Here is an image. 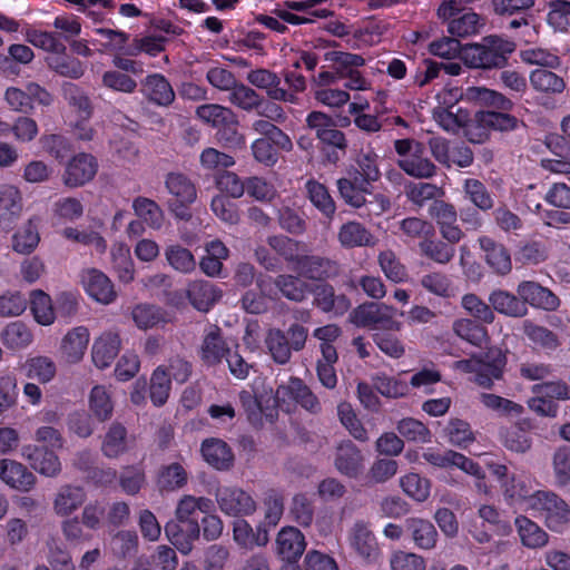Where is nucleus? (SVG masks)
Instances as JSON below:
<instances>
[{
	"label": "nucleus",
	"mask_w": 570,
	"mask_h": 570,
	"mask_svg": "<svg viewBox=\"0 0 570 570\" xmlns=\"http://www.w3.org/2000/svg\"><path fill=\"white\" fill-rule=\"evenodd\" d=\"M514 49L512 41L499 36H488L479 43L465 45L462 48V59L472 68H503Z\"/></svg>",
	"instance_id": "1"
},
{
	"label": "nucleus",
	"mask_w": 570,
	"mask_h": 570,
	"mask_svg": "<svg viewBox=\"0 0 570 570\" xmlns=\"http://www.w3.org/2000/svg\"><path fill=\"white\" fill-rule=\"evenodd\" d=\"M507 364V357L499 348H489L485 353L473 355L468 360L454 363V368L463 373H474V382L491 389L495 380H501Z\"/></svg>",
	"instance_id": "2"
},
{
	"label": "nucleus",
	"mask_w": 570,
	"mask_h": 570,
	"mask_svg": "<svg viewBox=\"0 0 570 570\" xmlns=\"http://www.w3.org/2000/svg\"><path fill=\"white\" fill-rule=\"evenodd\" d=\"M528 510L542 517L547 527L552 531L560 530L570 521V508L564 500L551 491H537Z\"/></svg>",
	"instance_id": "3"
},
{
	"label": "nucleus",
	"mask_w": 570,
	"mask_h": 570,
	"mask_svg": "<svg viewBox=\"0 0 570 570\" xmlns=\"http://www.w3.org/2000/svg\"><path fill=\"white\" fill-rule=\"evenodd\" d=\"M396 309L386 304L364 303L351 313V321L358 327L400 331L401 323L395 320Z\"/></svg>",
	"instance_id": "4"
},
{
	"label": "nucleus",
	"mask_w": 570,
	"mask_h": 570,
	"mask_svg": "<svg viewBox=\"0 0 570 570\" xmlns=\"http://www.w3.org/2000/svg\"><path fill=\"white\" fill-rule=\"evenodd\" d=\"M209 503L210 501L206 498L184 495L176 508V518L180 523V527L175 531V525L168 523L165 528L166 534H200V527L194 518V514L197 510L207 508Z\"/></svg>",
	"instance_id": "5"
},
{
	"label": "nucleus",
	"mask_w": 570,
	"mask_h": 570,
	"mask_svg": "<svg viewBox=\"0 0 570 570\" xmlns=\"http://www.w3.org/2000/svg\"><path fill=\"white\" fill-rule=\"evenodd\" d=\"M430 216L435 220L444 240L458 244L464 238V232L458 224V212L453 204L435 200L429 208Z\"/></svg>",
	"instance_id": "6"
},
{
	"label": "nucleus",
	"mask_w": 570,
	"mask_h": 570,
	"mask_svg": "<svg viewBox=\"0 0 570 570\" xmlns=\"http://www.w3.org/2000/svg\"><path fill=\"white\" fill-rule=\"evenodd\" d=\"M247 81L252 86L265 90L271 100L288 102L292 105L298 104V97L292 92H287V89L281 85V77L268 69L258 68L252 70L247 75Z\"/></svg>",
	"instance_id": "7"
},
{
	"label": "nucleus",
	"mask_w": 570,
	"mask_h": 570,
	"mask_svg": "<svg viewBox=\"0 0 570 570\" xmlns=\"http://www.w3.org/2000/svg\"><path fill=\"white\" fill-rule=\"evenodd\" d=\"M276 399L282 402L294 401L313 414L322 410L317 396L301 379L294 376L277 387Z\"/></svg>",
	"instance_id": "8"
},
{
	"label": "nucleus",
	"mask_w": 570,
	"mask_h": 570,
	"mask_svg": "<svg viewBox=\"0 0 570 570\" xmlns=\"http://www.w3.org/2000/svg\"><path fill=\"white\" fill-rule=\"evenodd\" d=\"M478 244L483 253V259L492 273L505 276L512 271V259L509 249L500 242L488 235L478 238Z\"/></svg>",
	"instance_id": "9"
},
{
	"label": "nucleus",
	"mask_w": 570,
	"mask_h": 570,
	"mask_svg": "<svg viewBox=\"0 0 570 570\" xmlns=\"http://www.w3.org/2000/svg\"><path fill=\"white\" fill-rule=\"evenodd\" d=\"M98 164L92 155L80 153L66 165L62 181L67 187H80L94 179Z\"/></svg>",
	"instance_id": "10"
},
{
	"label": "nucleus",
	"mask_w": 570,
	"mask_h": 570,
	"mask_svg": "<svg viewBox=\"0 0 570 570\" xmlns=\"http://www.w3.org/2000/svg\"><path fill=\"white\" fill-rule=\"evenodd\" d=\"M230 348L217 325L206 328L199 346V357L207 366H216L228 355Z\"/></svg>",
	"instance_id": "11"
},
{
	"label": "nucleus",
	"mask_w": 570,
	"mask_h": 570,
	"mask_svg": "<svg viewBox=\"0 0 570 570\" xmlns=\"http://www.w3.org/2000/svg\"><path fill=\"white\" fill-rule=\"evenodd\" d=\"M216 498L220 510L230 515L249 514L256 510L254 499L236 487L219 488Z\"/></svg>",
	"instance_id": "12"
},
{
	"label": "nucleus",
	"mask_w": 570,
	"mask_h": 570,
	"mask_svg": "<svg viewBox=\"0 0 570 570\" xmlns=\"http://www.w3.org/2000/svg\"><path fill=\"white\" fill-rule=\"evenodd\" d=\"M0 480L21 492H29L37 482L36 475L24 464L11 459L0 460Z\"/></svg>",
	"instance_id": "13"
},
{
	"label": "nucleus",
	"mask_w": 570,
	"mask_h": 570,
	"mask_svg": "<svg viewBox=\"0 0 570 570\" xmlns=\"http://www.w3.org/2000/svg\"><path fill=\"white\" fill-rule=\"evenodd\" d=\"M89 341L90 333L86 326L72 327L61 338L60 357L68 364L79 363L85 356Z\"/></svg>",
	"instance_id": "14"
},
{
	"label": "nucleus",
	"mask_w": 570,
	"mask_h": 570,
	"mask_svg": "<svg viewBox=\"0 0 570 570\" xmlns=\"http://www.w3.org/2000/svg\"><path fill=\"white\" fill-rule=\"evenodd\" d=\"M294 271L308 279L323 281L338 275L340 266L324 256L302 255Z\"/></svg>",
	"instance_id": "15"
},
{
	"label": "nucleus",
	"mask_w": 570,
	"mask_h": 570,
	"mask_svg": "<svg viewBox=\"0 0 570 570\" xmlns=\"http://www.w3.org/2000/svg\"><path fill=\"white\" fill-rule=\"evenodd\" d=\"M504 499L508 502L523 503L525 508H530L531 499L535 495V481L524 473L512 474L509 479L501 483Z\"/></svg>",
	"instance_id": "16"
},
{
	"label": "nucleus",
	"mask_w": 570,
	"mask_h": 570,
	"mask_svg": "<svg viewBox=\"0 0 570 570\" xmlns=\"http://www.w3.org/2000/svg\"><path fill=\"white\" fill-rule=\"evenodd\" d=\"M22 456L42 475L55 478L61 472L60 460L52 450L29 444L22 448Z\"/></svg>",
	"instance_id": "17"
},
{
	"label": "nucleus",
	"mask_w": 570,
	"mask_h": 570,
	"mask_svg": "<svg viewBox=\"0 0 570 570\" xmlns=\"http://www.w3.org/2000/svg\"><path fill=\"white\" fill-rule=\"evenodd\" d=\"M517 293L524 305L530 304L533 307L553 311L560 304L559 298L550 289L537 282H521L518 285Z\"/></svg>",
	"instance_id": "18"
},
{
	"label": "nucleus",
	"mask_w": 570,
	"mask_h": 570,
	"mask_svg": "<svg viewBox=\"0 0 570 570\" xmlns=\"http://www.w3.org/2000/svg\"><path fill=\"white\" fill-rule=\"evenodd\" d=\"M22 196L14 186H3L0 189V229L10 230L19 220L22 213Z\"/></svg>",
	"instance_id": "19"
},
{
	"label": "nucleus",
	"mask_w": 570,
	"mask_h": 570,
	"mask_svg": "<svg viewBox=\"0 0 570 570\" xmlns=\"http://www.w3.org/2000/svg\"><path fill=\"white\" fill-rule=\"evenodd\" d=\"M222 296V291L208 281L195 279L189 282L186 287V297L199 312H208Z\"/></svg>",
	"instance_id": "20"
},
{
	"label": "nucleus",
	"mask_w": 570,
	"mask_h": 570,
	"mask_svg": "<svg viewBox=\"0 0 570 570\" xmlns=\"http://www.w3.org/2000/svg\"><path fill=\"white\" fill-rule=\"evenodd\" d=\"M132 442L126 426L119 422H112L102 438L100 450L105 456L117 459L130 450Z\"/></svg>",
	"instance_id": "21"
},
{
	"label": "nucleus",
	"mask_w": 570,
	"mask_h": 570,
	"mask_svg": "<svg viewBox=\"0 0 570 570\" xmlns=\"http://www.w3.org/2000/svg\"><path fill=\"white\" fill-rule=\"evenodd\" d=\"M337 240L345 249L374 247L379 242L370 229L355 220L346 222L338 228Z\"/></svg>",
	"instance_id": "22"
},
{
	"label": "nucleus",
	"mask_w": 570,
	"mask_h": 570,
	"mask_svg": "<svg viewBox=\"0 0 570 570\" xmlns=\"http://www.w3.org/2000/svg\"><path fill=\"white\" fill-rule=\"evenodd\" d=\"M200 451L204 460L216 470L227 471L234 465V453L222 439L209 438L204 440Z\"/></svg>",
	"instance_id": "23"
},
{
	"label": "nucleus",
	"mask_w": 570,
	"mask_h": 570,
	"mask_svg": "<svg viewBox=\"0 0 570 570\" xmlns=\"http://www.w3.org/2000/svg\"><path fill=\"white\" fill-rule=\"evenodd\" d=\"M141 92L145 98L161 107L170 106L175 100V91L169 81L159 73L149 75L141 82Z\"/></svg>",
	"instance_id": "24"
},
{
	"label": "nucleus",
	"mask_w": 570,
	"mask_h": 570,
	"mask_svg": "<svg viewBox=\"0 0 570 570\" xmlns=\"http://www.w3.org/2000/svg\"><path fill=\"white\" fill-rule=\"evenodd\" d=\"M82 283L87 293L99 303L110 304L117 296L111 281L98 269L85 271Z\"/></svg>",
	"instance_id": "25"
},
{
	"label": "nucleus",
	"mask_w": 570,
	"mask_h": 570,
	"mask_svg": "<svg viewBox=\"0 0 570 570\" xmlns=\"http://www.w3.org/2000/svg\"><path fill=\"white\" fill-rule=\"evenodd\" d=\"M121 341L118 333L105 332L97 337L91 347V358L98 368L108 367L120 351Z\"/></svg>",
	"instance_id": "26"
},
{
	"label": "nucleus",
	"mask_w": 570,
	"mask_h": 570,
	"mask_svg": "<svg viewBox=\"0 0 570 570\" xmlns=\"http://www.w3.org/2000/svg\"><path fill=\"white\" fill-rule=\"evenodd\" d=\"M399 167L409 176L416 179H429L435 176L436 166L424 156V147L416 144L413 153L407 158L397 160Z\"/></svg>",
	"instance_id": "27"
},
{
	"label": "nucleus",
	"mask_w": 570,
	"mask_h": 570,
	"mask_svg": "<svg viewBox=\"0 0 570 570\" xmlns=\"http://www.w3.org/2000/svg\"><path fill=\"white\" fill-rule=\"evenodd\" d=\"M0 341L10 351H21L33 342L31 328L22 321L8 323L0 333Z\"/></svg>",
	"instance_id": "28"
},
{
	"label": "nucleus",
	"mask_w": 570,
	"mask_h": 570,
	"mask_svg": "<svg viewBox=\"0 0 570 570\" xmlns=\"http://www.w3.org/2000/svg\"><path fill=\"white\" fill-rule=\"evenodd\" d=\"M363 463L361 451L355 446L352 441L341 442L336 448L335 466L336 469L348 476H356Z\"/></svg>",
	"instance_id": "29"
},
{
	"label": "nucleus",
	"mask_w": 570,
	"mask_h": 570,
	"mask_svg": "<svg viewBox=\"0 0 570 570\" xmlns=\"http://www.w3.org/2000/svg\"><path fill=\"white\" fill-rule=\"evenodd\" d=\"M86 501V492L81 487L66 484L59 488L55 500L53 510L58 515L67 517L80 508Z\"/></svg>",
	"instance_id": "30"
},
{
	"label": "nucleus",
	"mask_w": 570,
	"mask_h": 570,
	"mask_svg": "<svg viewBox=\"0 0 570 570\" xmlns=\"http://www.w3.org/2000/svg\"><path fill=\"white\" fill-rule=\"evenodd\" d=\"M530 421L523 420L501 432L503 445L512 452L525 453L532 445Z\"/></svg>",
	"instance_id": "31"
},
{
	"label": "nucleus",
	"mask_w": 570,
	"mask_h": 570,
	"mask_svg": "<svg viewBox=\"0 0 570 570\" xmlns=\"http://www.w3.org/2000/svg\"><path fill=\"white\" fill-rule=\"evenodd\" d=\"M165 188L173 200L194 203L197 199V188L191 179L183 173L171 171L165 177Z\"/></svg>",
	"instance_id": "32"
},
{
	"label": "nucleus",
	"mask_w": 570,
	"mask_h": 570,
	"mask_svg": "<svg viewBox=\"0 0 570 570\" xmlns=\"http://www.w3.org/2000/svg\"><path fill=\"white\" fill-rule=\"evenodd\" d=\"M132 209L151 229L159 230L164 226L165 213L155 200L142 196L136 197L132 200Z\"/></svg>",
	"instance_id": "33"
},
{
	"label": "nucleus",
	"mask_w": 570,
	"mask_h": 570,
	"mask_svg": "<svg viewBox=\"0 0 570 570\" xmlns=\"http://www.w3.org/2000/svg\"><path fill=\"white\" fill-rule=\"evenodd\" d=\"M455 244L448 240L438 239L434 236L428 237L419 243V249L422 256L440 264H449L455 256Z\"/></svg>",
	"instance_id": "34"
},
{
	"label": "nucleus",
	"mask_w": 570,
	"mask_h": 570,
	"mask_svg": "<svg viewBox=\"0 0 570 570\" xmlns=\"http://www.w3.org/2000/svg\"><path fill=\"white\" fill-rule=\"evenodd\" d=\"M164 255L167 264L177 273L188 275L196 271L197 262L194 254L179 244L166 246Z\"/></svg>",
	"instance_id": "35"
},
{
	"label": "nucleus",
	"mask_w": 570,
	"mask_h": 570,
	"mask_svg": "<svg viewBox=\"0 0 570 570\" xmlns=\"http://www.w3.org/2000/svg\"><path fill=\"white\" fill-rule=\"evenodd\" d=\"M489 302L497 312L511 317H522L528 312L519 295L515 296L503 289L493 291L489 296Z\"/></svg>",
	"instance_id": "36"
},
{
	"label": "nucleus",
	"mask_w": 570,
	"mask_h": 570,
	"mask_svg": "<svg viewBox=\"0 0 570 570\" xmlns=\"http://www.w3.org/2000/svg\"><path fill=\"white\" fill-rule=\"evenodd\" d=\"M466 96L480 106L497 110L509 111L513 107L512 101L503 94L485 87H470L466 90Z\"/></svg>",
	"instance_id": "37"
},
{
	"label": "nucleus",
	"mask_w": 570,
	"mask_h": 570,
	"mask_svg": "<svg viewBox=\"0 0 570 570\" xmlns=\"http://www.w3.org/2000/svg\"><path fill=\"white\" fill-rule=\"evenodd\" d=\"M432 115L440 127L453 134L458 132L461 128H465L471 121L470 114L462 108L450 109L444 106H438L433 109Z\"/></svg>",
	"instance_id": "38"
},
{
	"label": "nucleus",
	"mask_w": 570,
	"mask_h": 570,
	"mask_svg": "<svg viewBox=\"0 0 570 570\" xmlns=\"http://www.w3.org/2000/svg\"><path fill=\"white\" fill-rule=\"evenodd\" d=\"M46 63L49 69L61 77L79 79L85 73L82 62L77 58L68 56L66 51L48 56Z\"/></svg>",
	"instance_id": "39"
},
{
	"label": "nucleus",
	"mask_w": 570,
	"mask_h": 570,
	"mask_svg": "<svg viewBox=\"0 0 570 570\" xmlns=\"http://www.w3.org/2000/svg\"><path fill=\"white\" fill-rule=\"evenodd\" d=\"M307 197L311 203L328 219H332L336 212V205L325 185L308 180L305 185Z\"/></svg>",
	"instance_id": "40"
},
{
	"label": "nucleus",
	"mask_w": 570,
	"mask_h": 570,
	"mask_svg": "<svg viewBox=\"0 0 570 570\" xmlns=\"http://www.w3.org/2000/svg\"><path fill=\"white\" fill-rule=\"evenodd\" d=\"M228 100L235 107L247 112L261 109L264 104L263 96L242 82H237L229 91Z\"/></svg>",
	"instance_id": "41"
},
{
	"label": "nucleus",
	"mask_w": 570,
	"mask_h": 570,
	"mask_svg": "<svg viewBox=\"0 0 570 570\" xmlns=\"http://www.w3.org/2000/svg\"><path fill=\"white\" fill-rule=\"evenodd\" d=\"M40 242L38 222L30 218L12 237V248L19 254H30Z\"/></svg>",
	"instance_id": "42"
},
{
	"label": "nucleus",
	"mask_w": 570,
	"mask_h": 570,
	"mask_svg": "<svg viewBox=\"0 0 570 570\" xmlns=\"http://www.w3.org/2000/svg\"><path fill=\"white\" fill-rule=\"evenodd\" d=\"M30 309L38 324L49 326L55 323L56 312L52 301L45 292L40 289L32 291L30 296Z\"/></svg>",
	"instance_id": "43"
},
{
	"label": "nucleus",
	"mask_w": 570,
	"mask_h": 570,
	"mask_svg": "<svg viewBox=\"0 0 570 570\" xmlns=\"http://www.w3.org/2000/svg\"><path fill=\"white\" fill-rule=\"evenodd\" d=\"M265 344L274 362L283 365L291 361L293 350L283 331L278 328L269 330L265 337Z\"/></svg>",
	"instance_id": "44"
},
{
	"label": "nucleus",
	"mask_w": 570,
	"mask_h": 570,
	"mask_svg": "<svg viewBox=\"0 0 570 570\" xmlns=\"http://www.w3.org/2000/svg\"><path fill=\"white\" fill-rule=\"evenodd\" d=\"M464 197L478 209L488 212L493 208V198L485 185L475 178H468L463 181Z\"/></svg>",
	"instance_id": "45"
},
{
	"label": "nucleus",
	"mask_w": 570,
	"mask_h": 570,
	"mask_svg": "<svg viewBox=\"0 0 570 570\" xmlns=\"http://www.w3.org/2000/svg\"><path fill=\"white\" fill-rule=\"evenodd\" d=\"M132 321L140 330H148L157 326L160 323H165L166 312L153 304H138L131 311Z\"/></svg>",
	"instance_id": "46"
},
{
	"label": "nucleus",
	"mask_w": 570,
	"mask_h": 570,
	"mask_svg": "<svg viewBox=\"0 0 570 570\" xmlns=\"http://www.w3.org/2000/svg\"><path fill=\"white\" fill-rule=\"evenodd\" d=\"M89 409L95 417L101 422L111 417L114 402L110 392L104 385H96L89 394Z\"/></svg>",
	"instance_id": "47"
},
{
	"label": "nucleus",
	"mask_w": 570,
	"mask_h": 570,
	"mask_svg": "<svg viewBox=\"0 0 570 570\" xmlns=\"http://www.w3.org/2000/svg\"><path fill=\"white\" fill-rule=\"evenodd\" d=\"M110 255L119 279L130 283L134 279L135 269L129 247L124 243H115L111 246Z\"/></svg>",
	"instance_id": "48"
},
{
	"label": "nucleus",
	"mask_w": 570,
	"mask_h": 570,
	"mask_svg": "<svg viewBox=\"0 0 570 570\" xmlns=\"http://www.w3.org/2000/svg\"><path fill=\"white\" fill-rule=\"evenodd\" d=\"M405 195L412 204L422 207L430 200H440L444 190L431 183H410L405 187Z\"/></svg>",
	"instance_id": "49"
},
{
	"label": "nucleus",
	"mask_w": 570,
	"mask_h": 570,
	"mask_svg": "<svg viewBox=\"0 0 570 570\" xmlns=\"http://www.w3.org/2000/svg\"><path fill=\"white\" fill-rule=\"evenodd\" d=\"M284 297L294 302H303L308 293V284L298 276L282 274L274 281Z\"/></svg>",
	"instance_id": "50"
},
{
	"label": "nucleus",
	"mask_w": 570,
	"mask_h": 570,
	"mask_svg": "<svg viewBox=\"0 0 570 570\" xmlns=\"http://www.w3.org/2000/svg\"><path fill=\"white\" fill-rule=\"evenodd\" d=\"M267 244L286 262L293 264V269L302 256L301 248L305 247L302 242L295 240L284 235L269 236L267 238Z\"/></svg>",
	"instance_id": "51"
},
{
	"label": "nucleus",
	"mask_w": 570,
	"mask_h": 570,
	"mask_svg": "<svg viewBox=\"0 0 570 570\" xmlns=\"http://www.w3.org/2000/svg\"><path fill=\"white\" fill-rule=\"evenodd\" d=\"M188 480L186 470L179 463H171L159 470L157 484L163 491L181 489Z\"/></svg>",
	"instance_id": "52"
},
{
	"label": "nucleus",
	"mask_w": 570,
	"mask_h": 570,
	"mask_svg": "<svg viewBox=\"0 0 570 570\" xmlns=\"http://www.w3.org/2000/svg\"><path fill=\"white\" fill-rule=\"evenodd\" d=\"M481 403L489 410L507 417H518L523 414L524 407L509 399L492 393H482L480 395Z\"/></svg>",
	"instance_id": "53"
},
{
	"label": "nucleus",
	"mask_w": 570,
	"mask_h": 570,
	"mask_svg": "<svg viewBox=\"0 0 570 570\" xmlns=\"http://www.w3.org/2000/svg\"><path fill=\"white\" fill-rule=\"evenodd\" d=\"M531 86L542 92L561 94L566 88L564 80L548 69H535L530 75Z\"/></svg>",
	"instance_id": "54"
},
{
	"label": "nucleus",
	"mask_w": 570,
	"mask_h": 570,
	"mask_svg": "<svg viewBox=\"0 0 570 570\" xmlns=\"http://www.w3.org/2000/svg\"><path fill=\"white\" fill-rule=\"evenodd\" d=\"M171 389V381L168 377L166 366H158L150 377V399L156 406H161L166 403Z\"/></svg>",
	"instance_id": "55"
},
{
	"label": "nucleus",
	"mask_w": 570,
	"mask_h": 570,
	"mask_svg": "<svg viewBox=\"0 0 570 570\" xmlns=\"http://www.w3.org/2000/svg\"><path fill=\"white\" fill-rule=\"evenodd\" d=\"M475 119L480 126L495 130L508 131L517 128L519 120L504 111H479Z\"/></svg>",
	"instance_id": "56"
},
{
	"label": "nucleus",
	"mask_w": 570,
	"mask_h": 570,
	"mask_svg": "<svg viewBox=\"0 0 570 570\" xmlns=\"http://www.w3.org/2000/svg\"><path fill=\"white\" fill-rule=\"evenodd\" d=\"M63 95L68 105L73 108L82 119H89L92 115V104L87 94L75 83L63 86Z\"/></svg>",
	"instance_id": "57"
},
{
	"label": "nucleus",
	"mask_w": 570,
	"mask_h": 570,
	"mask_svg": "<svg viewBox=\"0 0 570 570\" xmlns=\"http://www.w3.org/2000/svg\"><path fill=\"white\" fill-rule=\"evenodd\" d=\"M306 549L304 537H277L276 553L286 562L295 563Z\"/></svg>",
	"instance_id": "58"
},
{
	"label": "nucleus",
	"mask_w": 570,
	"mask_h": 570,
	"mask_svg": "<svg viewBox=\"0 0 570 570\" xmlns=\"http://www.w3.org/2000/svg\"><path fill=\"white\" fill-rule=\"evenodd\" d=\"M453 332L470 344L482 347L488 341L487 330L475 322L466 318L453 323Z\"/></svg>",
	"instance_id": "59"
},
{
	"label": "nucleus",
	"mask_w": 570,
	"mask_h": 570,
	"mask_svg": "<svg viewBox=\"0 0 570 570\" xmlns=\"http://www.w3.org/2000/svg\"><path fill=\"white\" fill-rule=\"evenodd\" d=\"M253 129L263 136L262 139H271L278 149L291 151L293 148V142L291 138L277 126L273 124L272 120L258 119L253 122Z\"/></svg>",
	"instance_id": "60"
},
{
	"label": "nucleus",
	"mask_w": 570,
	"mask_h": 570,
	"mask_svg": "<svg viewBox=\"0 0 570 570\" xmlns=\"http://www.w3.org/2000/svg\"><path fill=\"white\" fill-rule=\"evenodd\" d=\"M422 456L428 463L432 464L433 466L441 469L455 466L460 470L464 469V465L466 466L468 459V456H465L464 454L455 452L453 450L440 452L433 449H428Z\"/></svg>",
	"instance_id": "61"
},
{
	"label": "nucleus",
	"mask_w": 570,
	"mask_h": 570,
	"mask_svg": "<svg viewBox=\"0 0 570 570\" xmlns=\"http://www.w3.org/2000/svg\"><path fill=\"white\" fill-rule=\"evenodd\" d=\"M379 265L390 281L401 283L406 279V267L392 249L382 250L377 256Z\"/></svg>",
	"instance_id": "62"
},
{
	"label": "nucleus",
	"mask_w": 570,
	"mask_h": 570,
	"mask_svg": "<svg viewBox=\"0 0 570 570\" xmlns=\"http://www.w3.org/2000/svg\"><path fill=\"white\" fill-rule=\"evenodd\" d=\"M523 332L532 343L542 348L556 350L560 345L559 337L556 333L530 321L524 322Z\"/></svg>",
	"instance_id": "63"
},
{
	"label": "nucleus",
	"mask_w": 570,
	"mask_h": 570,
	"mask_svg": "<svg viewBox=\"0 0 570 570\" xmlns=\"http://www.w3.org/2000/svg\"><path fill=\"white\" fill-rule=\"evenodd\" d=\"M373 387L383 396L396 399L406 395L409 386L405 382L395 377L387 376L384 373H377L372 376Z\"/></svg>",
	"instance_id": "64"
}]
</instances>
